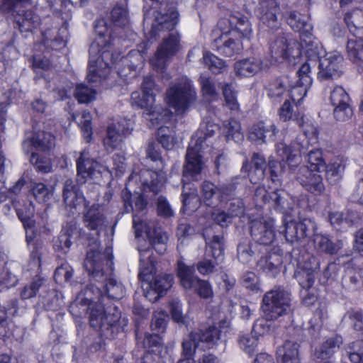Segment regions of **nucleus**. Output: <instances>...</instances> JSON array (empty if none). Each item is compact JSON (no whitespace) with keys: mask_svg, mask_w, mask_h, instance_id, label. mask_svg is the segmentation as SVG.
<instances>
[{"mask_svg":"<svg viewBox=\"0 0 363 363\" xmlns=\"http://www.w3.org/2000/svg\"><path fill=\"white\" fill-rule=\"evenodd\" d=\"M111 18L113 23L119 27H124L129 22L128 11L123 6H116L111 12Z\"/></svg>","mask_w":363,"mask_h":363,"instance_id":"obj_58","label":"nucleus"},{"mask_svg":"<svg viewBox=\"0 0 363 363\" xmlns=\"http://www.w3.org/2000/svg\"><path fill=\"white\" fill-rule=\"evenodd\" d=\"M63 199L66 205L71 208H76L83 202H84L85 207L88 206V203L85 201L78 186L74 185V182L70 179H68L65 182L63 187Z\"/></svg>","mask_w":363,"mask_h":363,"instance_id":"obj_30","label":"nucleus"},{"mask_svg":"<svg viewBox=\"0 0 363 363\" xmlns=\"http://www.w3.org/2000/svg\"><path fill=\"white\" fill-rule=\"evenodd\" d=\"M262 60L257 57H251L235 63L234 70L236 75L240 77H250L265 69Z\"/></svg>","mask_w":363,"mask_h":363,"instance_id":"obj_26","label":"nucleus"},{"mask_svg":"<svg viewBox=\"0 0 363 363\" xmlns=\"http://www.w3.org/2000/svg\"><path fill=\"white\" fill-rule=\"evenodd\" d=\"M140 253V272L139 279L148 284L155 277L156 268L155 266V257L153 256L152 249L150 247H139Z\"/></svg>","mask_w":363,"mask_h":363,"instance_id":"obj_22","label":"nucleus"},{"mask_svg":"<svg viewBox=\"0 0 363 363\" xmlns=\"http://www.w3.org/2000/svg\"><path fill=\"white\" fill-rule=\"evenodd\" d=\"M115 312L106 313L104 317L106 326L103 327L102 331L116 328V330H123L124 327L128 324V320L125 318H121L120 313L114 308Z\"/></svg>","mask_w":363,"mask_h":363,"instance_id":"obj_47","label":"nucleus"},{"mask_svg":"<svg viewBox=\"0 0 363 363\" xmlns=\"http://www.w3.org/2000/svg\"><path fill=\"white\" fill-rule=\"evenodd\" d=\"M149 9L144 8V21L152 26V33L157 35L161 31H170L160 45L155 56L150 60L152 67L162 72L169 59L174 55L180 48L179 33L173 30L178 23L179 13L174 6H167L164 0H151Z\"/></svg>","mask_w":363,"mask_h":363,"instance_id":"obj_1","label":"nucleus"},{"mask_svg":"<svg viewBox=\"0 0 363 363\" xmlns=\"http://www.w3.org/2000/svg\"><path fill=\"white\" fill-rule=\"evenodd\" d=\"M198 174L195 177H189L186 178L184 177V168L183 169V191H182V203L184 208L189 211H194L199 205V198L197 194L196 187L190 184V181L197 180Z\"/></svg>","mask_w":363,"mask_h":363,"instance_id":"obj_25","label":"nucleus"},{"mask_svg":"<svg viewBox=\"0 0 363 363\" xmlns=\"http://www.w3.org/2000/svg\"><path fill=\"white\" fill-rule=\"evenodd\" d=\"M169 310L172 320L179 324L187 323L188 318L182 310V303L179 300L174 299L169 303Z\"/></svg>","mask_w":363,"mask_h":363,"instance_id":"obj_60","label":"nucleus"},{"mask_svg":"<svg viewBox=\"0 0 363 363\" xmlns=\"http://www.w3.org/2000/svg\"><path fill=\"white\" fill-rule=\"evenodd\" d=\"M284 226L285 238L291 244L302 242L316 229L315 223L310 218H303L301 221L294 220L286 221Z\"/></svg>","mask_w":363,"mask_h":363,"instance_id":"obj_15","label":"nucleus"},{"mask_svg":"<svg viewBox=\"0 0 363 363\" xmlns=\"http://www.w3.org/2000/svg\"><path fill=\"white\" fill-rule=\"evenodd\" d=\"M133 225L136 237L140 236L145 232L150 243L155 247V250L160 254L164 252L168 235L160 228L147 225L135 213L133 216Z\"/></svg>","mask_w":363,"mask_h":363,"instance_id":"obj_12","label":"nucleus"},{"mask_svg":"<svg viewBox=\"0 0 363 363\" xmlns=\"http://www.w3.org/2000/svg\"><path fill=\"white\" fill-rule=\"evenodd\" d=\"M146 153L149 159L158 163V167L150 173L151 181L149 184L150 191L157 193L160 191L161 187L163 186L167 179L166 172L164 171V165L163 160L158 151V144L150 143Z\"/></svg>","mask_w":363,"mask_h":363,"instance_id":"obj_17","label":"nucleus"},{"mask_svg":"<svg viewBox=\"0 0 363 363\" xmlns=\"http://www.w3.org/2000/svg\"><path fill=\"white\" fill-rule=\"evenodd\" d=\"M319 171L310 170L308 166H301L296 173V179L302 186L314 195L322 194L325 188Z\"/></svg>","mask_w":363,"mask_h":363,"instance_id":"obj_19","label":"nucleus"},{"mask_svg":"<svg viewBox=\"0 0 363 363\" xmlns=\"http://www.w3.org/2000/svg\"><path fill=\"white\" fill-rule=\"evenodd\" d=\"M83 221L84 226L88 230L93 231V235L95 236V238H94L89 244L91 248L88 252H91L94 250L101 252L99 250L100 244L99 242V237L101 232L107 226V220L105 216L98 207L92 206L84 213Z\"/></svg>","mask_w":363,"mask_h":363,"instance_id":"obj_14","label":"nucleus"},{"mask_svg":"<svg viewBox=\"0 0 363 363\" xmlns=\"http://www.w3.org/2000/svg\"><path fill=\"white\" fill-rule=\"evenodd\" d=\"M132 130L130 121L126 119H122L108 125L106 135L103 140L105 149L107 151H113L118 148L123 139L131 133Z\"/></svg>","mask_w":363,"mask_h":363,"instance_id":"obj_16","label":"nucleus"},{"mask_svg":"<svg viewBox=\"0 0 363 363\" xmlns=\"http://www.w3.org/2000/svg\"><path fill=\"white\" fill-rule=\"evenodd\" d=\"M201 196L205 204L208 206H213L220 201L219 189L210 182H203L201 185Z\"/></svg>","mask_w":363,"mask_h":363,"instance_id":"obj_43","label":"nucleus"},{"mask_svg":"<svg viewBox=\"0 0 363 363\" xmlns=\"http://www.w3.org/2000/svg\"><path fill=\"white\" fill-rule=\"evenodd\" d=\"M31 4L32 0H1L0 10L13 16L21 32H31L41 22L40 16L33 11H24Z\"/></svg>","mask_w":363,"mask_h":363,"instance_id":"obj_7","label":"nucleus"},{"mask_svg":"<svg viewBox=\"0 0 363 363\" xmlns=\"http://www.w3.org/2000/svg\"><path fill=\"white\" fill-rule=\"evenodd\" d=\"M195 269L192 266H187L180 262H178V277L180 279L181 285L185 289H191L199 279L194 276Z\"/></svg>","mask_w":363,"mask_h":363,"instance_id":"obj_41","label":"nucleus"},{"mask_svg":"<svg viewBox=\"0 0 363 363\" xmlns=\"http://www.w3.org/2000/svg\"><path fill=\"white\" fill-rule=\"evenodd\" d=\"M173 275L170 274H164L155 276V277L149 283L150 288L162 295L166 293L172 285Z\"/></svg>","mask_w":363,"mask_h":363,"instance_id":"obj_45","label":"nucleus"},{"mask_svg":"<svg viewBox=\"0 0 363 363\" xmlns=\"http://www.w3.org/2000/svg\"><path fill=\"white\" fill-rule=\"evenodd\" d=\"M96 92L94 89L84 84H78L74 91V97L82 103H89L95 99Z\"/></svg>","mask_w":363,"mask_h":363,"instance_id":"obj_53","label":"nucleus"},{"mask_svg":"<svg viewBox=\"0 0 363 363\" xmlns=\"http://www.w3.org/2000/svg\"><path fill=\"white\" fill-rule=\"evenodd\" d=\"M98 37L89 48V61L86 79L89 82H97L106 78L110 64L113 62L112 54L114 38L105 18H99L94 23Z\"/></svg>","mask_w":363,"mask_h":363,"instance_id":"obj_2","label":"nucleus"},{"mask_svg":"<svg viewBox=\"0 0 363 363\" xmlns=\"http://www.w3.org/2000/svg\"><path fill=\"white\" fill-rule=\"evenodd\" d=\"M311 30H303L300 32V42L298 43L301 53L303 51L309 58H313L315 55H318L323 52L322 46H319L318 43L314 41Z\"/></svg>","mask_w":363,"mask_h":363,"instance_id":"obj_32","label":"nucleus"},{"mask_svg":"<svg viewBox=\"0 0 363 363\" xmlns=\"http://www.w3.org/2000/svg\"><path fill=\"white\" fill-rule=\"evenodd\" d=\"M143 116L150 123V126H163L172 118V113L167 108H164L161 106H154L153 105L149 107L143 112Z\"/></svg>","mask_w":363,"mask_h":363,"instance_id":"obj_31","label":"nucleus"},{"mask_svg":"<svg viewBox=\"0 0 363 363\" xmlns=\"http://www.w3.org/2000/svg\"><path fill=\"white\" fill-rule=\"evenodd\" d=\"M318 269L319 264L316 262L314 267L298 273L297 278L303 289H312L311 287L315 279V273Z\"/></svg>","mask_w":363,"mask_h":363,"instance_id":"obj_51","label":"nucleus"},{"mask_svg":"<svg viewBox=\"0 0 363 363\" xmlns=\"http://www.w3.org/2000/svg\"><path fill=\"white\" fill-rule=\"evenodd\" d=\"M26 153L31 152L32 148L39 151H47L55 146V137L48 132L35 133L30 140H26L22 144Z\"/></svg>","mask_w":363,"mask_h":363,"instance_id":"obj_23","label":"nucleus"},{"mask_svg":"<svg viewBox=\"0 0 363 363\" xmlns=\"http://www.w3.org/2000/svg\"><path fill=\"white\" fill-rule=\"evenodd\" d=\"M278 354L282 356L283 363H298V345L292 341H286L279 349Z\"/></svg>","mask_w":363,"mask_h":363,"instance_id":"obj_44","label":"nucleus"},{"mask_svg":"<svg viewBox=\"0 0 363 363\" xmlns=\"http://www.w3.org/2000/svg\"><path fill=\"white\" fill-rule=\"evenodd\" d=\"M343 283L351 289H355L363 285V269H347L343 278Z\"/></svg>","mask_w":363,"mask_h":363,"instance_id":"obj_48","label":"nucleus"},{"mask_svg":"<svg viewBox=\"0 0 363 363\" xmlns=\"http://www.w3.org/2000/svg\"><path fill=\"white\" fill-rule=\"evenodd\" d=\"M31 193L39 202H46L52 196L51 190L45 184L41 182L33 184Z\"/></svg>","mask_w":363,"mask_h":363,"instance_id":"obj_59","label":"nucleus"},{"mask_svg":"<svg viewBox=\"0 0 363 363\" xmlns=\"http://www.w3.org/2000/svg\"><path fill=\"white\" fill-rule=\"evenodd\" d=\"M108 169L89 156L86 150L80 153L77 160V181L79 184H85L89 179L99 178Z\"/></svg>","mask_w":363,"mask_h":363,"instance_id":"obj_13","label":"nucleus"},{"mask_svg":"<svg viewBox=\"0 0 363 363\" xmlns=\"http://www.w3.org/2000/svg\"><path fill=\"white\" fill-rule=\"evenodd\" d=\"M218 129V126L211 122L202 123L200 128L191 137L186 154L184 164V177H195L201 174L204 167L201 156L202 143L208 138L212 137Z\"/></svg>","mask_w":363,"mask_h":363,"instance_id":"obj_5","label":"nucleus"},{"mask_svg":"<svg viewBox=\"0 0 363 363\" xmlns=\"http://www.w3.org/2000/svg\"><path fill=\"white\" fill-rule=\"evenodd\" d=\"M251 163L254 169L250 171L248 162L243 163L242 169L249 172L250 180L253 184L259 183L264 177V173L267 168V162L263 155L259 153H254L251 159Z\"/></svg>","mask_w":363,"mask_h":363,"instance_id":"obj_28","label":"nucleus"},{"mask_svg":"<svg viewBox=\"0 0 363 363\" xmlns=\"http://www.w3.org/2000/svg\"><path fill=\"white\" fill-rule=\"evenodd\" d=\"M207 231L204 236L207 245V250H210L211 255L218 262L223 259L224 255V238L223 235H216L210 237Z\"/></svg>","mask_w":363,"mask_h":363,"instance_id":"obj_39","label":"nucleus"},{"mask_svg":"<svg viewBox=\"0 0 363 363\" xmlns=\"http://www.w3.org/2000/svg\"><path fill=\"white\" fill-rule=\"evenodd\" d=\"M226 138L228 140H233L237 143L242 141L243 134L240 131V125L239 122L234 119H230L225 125Z\"/></svg>","mask_w":363,"mask_h":363,"instance_id":"obj_61","label":"nucleus"},{"mask_svg":"<svg viewBox=\"0 0 363 363\" xmlns=\"http://www.w3.org/2000/svg\"><path fill=\"white\" fill-rule=\"evenodd\" d=\"M341 336L335 335L327 339L315 352L318 359H327L330 358L342 344Z\"/></svg>","mask_w":363,"mask_h":363,"instance_id":"obj_38","label":"nucleus"},{"mask_svg":"<svg viewBox=\"0 0 363 363\" xmlns=\"http://www.w3.org/2000/svg\"><path fill=\"white\" fill-rule=\"evenodd\" d=\"M222 90L228 107L231 110H238L239 108V104L237 100V91L235 90L233 84H225Z\"/></svg>","mask_w":363,"mask_h":363,"instance_id":"obj_56","label":"nucleus"},{"mask_svg":"<svg viewBox=\"0 0 363 363\" xmlns=\"http://www.w3.org/2000/svg\"><path fill=\"white\" fill-rule=\"evenodd\" d=\"M333 116L337 121L345 122L350 120L353 116L350 102L334 106Z\"/></svg>","mask_w":363,"mask_h":363,"instance_id":"obj_62","label":"nucleus"},{"mask_svg":"<svg viewBox=\"0 0 363 363\" xmlns=\"http://www.w3.org/2000/svg\"><path fill=\"white\" fill-rule=\"evenodd\" d=\"M269 52L276 62L301 56L298 42L285 34L277 36L270 43Z\"/></svg>","mask_w":363,"mask_h":363,"instance_id":"obj_11","label":"nucleus"},{"mask_svg":"<svg viewBox=\"0 0 363 363\" xmlns=\"http://www.w3.org/2000/svg\"><path fill=\"white\" fill-rule=\"evenodd\" d=\"M122 199L127 213L142 211L147 205V202L141 194L135 193L132 194L126 188L122 191Z\"/></svg>","mask_w":363,"mask_h":363,"instance_id":"obj_37","label":"nucleus"},{"mask_svg":"<svg viewBox=\"0 0 363 363\" xmlns=\"http://www.w3.org/2000/svg\"><path fill=\"white\" fill-rule=\"evenodd\" d=\"M287 23L291 28L296 32H299L305 29H312V26L308 22V18L306 16L295 11H291L289 13Z\"/></svg>","mask_w":363,"mask_h":363,"instance_id":"obj_46","label":"nucleus"},{"mask_svg":"<svg viewBox=\"0 0 363 363\" xmlns=\"http://www.w3.org/2000/svg\"><path fill=\"white\" fill-rule=\"evenodd\" d=\"M166 94L167 104L179 113L187 110L196 99V91L186 77H182L167 90Z\"/></svg>","mask_w":363,"mask_h":363,"instance_id":"obj_8","label":"nucleus"},{"mask_svg":"<svg viewBox=\"0 0 363 363\" xmlns=\"http://www.w3.org/2000/svg\"><path fill=\"white\" fill-rule=\"evenodd\" d=\"M215 46L220 55L233 57L239 54L243 49L242 41L234 36V33L224 31L214 40Z\"/></svg>","mask_w":363,"mask_h":363,"instance_id":"obj_20","label":"nucleus"},{"mask_svg":"<svg viewBox=\"0 0 363 363\" xmlns=\"http://www.w3.org/2000/svg\"><path fill=\"white\" fill-rule=\"evenodd\" d=\"M202 62L214 74L222 72L226 67L223 60L208 52L203 54Z\"/></svg>","mask_w":363,"mask_h":363,"instance_id":"obj_52","label":"nucleus"},{"mask_svg":"<svg viewBox=\"0 0 363 363\" xmlns=\"http://www.w3.org/2000/svg\"><path fill=\"white\" fill-rule=\"evenodd\" d=\"M194 340L200 342L202 349H211L220 340V334L216 326H209L197 332L192 333Z\"/></svg>","mask_w":363,"mask_h":363,"instance_id":"obj_29","label":"nucleus"},{"mask_svg":"<svg viewBox=\"0 0 363 363\" xmlns=\"http://www.w3.org/2000/svg\"><path fill=\"white\" fill-rule=\"evenodd\" d=\"M30 161L38 172L48 173L52 171V163L48 158L40 157L38 154L31 152Z\"/></svg>","mask_w":363,"mask_h":363,"instance_id":"obj_63","label":"nucleus"},{"mask_svg":"<svg viewBox=\"0 0 363 363\" xmlns=\"http://www.w3.org/2000/svg\"><path fill=\"white\" fill-rule=\"evenodd\" d=\"M313 57L319 60L317 77L320 81L333 80L342 75L343 57L339 52H327L324 55L320 53Z\"/></svg>","mask_w":363,"mask_h":363,"instance_id":"obj_9","label":"nucleus"},{"mask_svg":"<svg viewBox=\"0 0 363 363\" xmlns=\"http://www.w3.org/2000/svg\"><path fill=\"white\" fill-rule=\"evenodd\" d=\"M348 57L354 62L363 61V40L349 39L347 43Z\"/></svg>","mask_w":363,"mask_h":363,"instance_id":"obj_49","label":"nucleus"},{"mask_svg":"<svg viewBox=\"0 0 363 363\" xmlns=\"http://www.w3.org/2000/svg\"><path fill=\"white\" fill-rule=\"evenodd\" d=\"M250 235L252 239L260 245H271L275 239L274 220L269 218H261L252 220Z\"/></svg>","mask_w":363,"mask_h":363,"instance_id":"obj_18","label":"nucleus"},{"mask_svg":"<svg viewBox=\"0 0 363 363\" xmlns=\"http://www.w3.org/2000/svg\"><path fill=\"white\" fill-rule=\"evenodd\" d=\"M261 309L267 320H274L291 311V294L281 286H275L264 294Z\"/></svg>","mask_w":363,"mask_h":363,"instance_id":"obj_6","label":"nucleus"},{"mask_svg":"<svg viewBox=\"0 0 363 363\" xmlns=\"http://www.w3.org/2000/svg\"><path fill=\"white\" fill-rule=\"evenodd\" d=\"M345 167L341 162H335L325 166L326 179L332 184H336L342 179Z\"/></svg>","mask_w":363,"mask_h":363,"instance_id":"obj_50","label":"nucleus"},{"mask_svg":"<svg viewBox=\"0 0 363 363\" xmlns=\"http://www.w3.org/2000/svg\"><path fill=\"white\" fill-rule=\"evenodd\" d=\"M240 347L249 355H252L258 345L257 338L252 334H243L238 339Z\"/></svg>","mask_w":363,"mask_h":363,"instance_id":"obj_57","label":"nucleus"},{"mask_svg":"<svg viewBox=\"0 0 363 363\" xmlns=\"http://www.w3.org/2000/svg\"><path fill=\"white\" fill-rule=\"evenodd\" d=\"M89 292H91V289L86 288L85 294L87 295V296L85 298V301L87 302L89 308L90 309V325L95 329L102 330L103 327L106 326L104 321L106 311L101 303H96L94 305L91 303L92 298L88 296Z\"/></svg>","mask_w":363,"mask_h":363,"instance_id":"obj_33","label":"nucleus"},{"mask_svg":"<svg viewBox=\"0 0 363 363\" xmlns=\"http://www.w3.org/2000/svg\"><path fill=\"white\" fill-rule=\"evenodd\" d=\"M277 128L273 123L267 124L264 122H259L251 126L249 130L248 138L253 141L266 142L265 138L274 141Z\"/></svg>","mask_w":363,"mask_h":363,"instance_id":"obj_27","label":"nucleus"},{"mask_svg":"<svg viewBox=\"0 0 363 363\" xmlns=\"http://www.w3.org/2000/svg\"><path fill=\"white\" fill-rule=\"evenodd\" d=\"M279 11V6L275 0H266L259 4L258 16L264 26L274 30L280 27V22L277 17Z\"/></svg>","mask_w":363,"mask_h":363,"instance_id":"obj_21","label":"nucleus"},{"mask_svg":"<svg viewBox=\"0 0 363 363\" xmlns=\"http://www.w3.org/2000/svg\"><path fill=\"white\" fill-rule=\"evenodd\" d=\"M112 255L109 250L104 252L92 250L87 252L84 267L91 277L99 282H106L104 288L108 298L118 300L123 297V286L113 278L108 277L112 271Z\"/></svg>","mask_w":363,"mask_h":363,"instance_id":"obj_4","label":"nucleus"},{"mask_svg":"<svg viewBox=\"0 0 363 363\" xmlns=\"http://www.w3.org/2000/svg\"><path fill=\"white\" fill-rule=\"evenodd\" d=\"M330 102L333 106L338 105H344L346 103L350 102V98L346 91L341 86H336L331 91Z\"/></svg>","mask_w":363,"mask_h":363,"instance_id":"obj_64","label":"nucleus"},{"mask_svg":"<svg viewBox=\"0 0 363 363\" xmlns=\"http://www.w3.org/2000/svg\"><path fill=\"white\" fill-rule=\"evenodd\" d=\"M313 243L318 252L327 255H335L342 248L341 241L333 242L328 236L323 234H315Z\"/></svg>","mask_w":363,"mask_h":363,"instance_id":"obj_34","label":"nucleus"},{"mask_svg":"<svg viewBox=\"0 0 363 363\" xmlns=\"http://www.w3.org/2000/svg\"><path fill=\"white\" fill-rule=\"evenodd\" d=\"M345 21L350 31L354 35L363 34V11L359 9L353 10L347 13L345 16Z\"/></svg>","mask_w":363,"mask_h":363,"instance_id":"obj_42","label":"nucleus"},{"mask_svg":"<svg viewBox=\"0 0 363 363\" xmlns=\"http://www.w3.org/2000/svg\"><path fill=\"white\" fill-rule=\"evenodd\" d=\"M311 70L310 62H306L301 65L293 77H291V82L287 85V96H289L294 102L301 101L311 87L313 82Z\"/></svg>","mask_w":363,"mask_h":363,"instance_id":"obj_10","label":"nucleus"},{"mask_svg":"<svg viewBox=\"0 0 363 363\" xmlns=\"http://www.w3.org/2000/svg\"><path fill=\"white\" fill-rule=\"evenodd\" d=\"M281 264V257L276 254H271L258 262V265L261 269L273 277L280 272Z\"/></svg>","mask_w":363,"mask_h":363,"instance_id":"obj_40","label":"nucleus"},{"mask_svg":"<svg viewBox=\"0 0 363 363\" xmlns=\"http://www.w3.org/2000/svg\"><path fill=\"white\" fill-rule=\"evenodd\" d=\"M68 32L65 27L60 28L57 31L50 30L43 33L44 44L51 47L52 50H60L65 47Z\"/></svg>","mask_w":363,"mask_h":363,"instance_id":"obj_36","label":"nucleus"},{"mask_svg":"<svg viewBox=\"0 0 363 363\" xmlns=\"http://www.w3.org/2000/svg\"><path fill=\"white\" fill-rule=\"evenodd\" d=\"M297 124L302 128L305 140L300 137L293 142L290 146L284 143L277 145V153L282 160L288 162L289 166H295L300 162V157L305 156V160L310 164V170L320 171L325 169V162L323 158L322 152L318 149L308 150V140H317V130L315 127L309 124H304L303 118H296Z\"/></svg>","mask_w":363,"mask_h":363,"instance_id":"obj_3","label":"nucleus"},{"mask_svg":"<svg viewBox=\"0 0 363 363\" xmlns=\"http://www.w3.org/2000/svg\"><path fill=\"white\" fill-rule=\"evenodd\" d=\"M255 255L252 249V245L247 240H244L239 242L237 247L238 259L243 264L249 263Z\"/></svg>","mask_w":363,"mask_h":363,"instance_id":"obj_55","label":"nucleus"},{"mask_svg":"<svg viewBox=\"0 0 363 363\" xmlns=\"http://www.w3.org/2000/svg\"><path fill=\"white\" fill-rule=\"evenodd\" d=\"M230 28L228 33H234V36L241 40H249L252 37V27L248 19L239 13L231 14L228 20Z\"/></svg>","mask_w":363,"mask_h":363,"instance_id":"obj_24","label":"nucleus"},{"mask_svg":"<svg viewBox=\"0 0 363 363\" xmlns=\"http://www.w3.org/2000/svg\"><path fill=\"white\" fill-rule=\"evenodd\" d=\"M203 95L206 98L214 99L218 95L216 82L211 77L201 74L199 77Z\"/></svg>","mask_w":363,"mask_h":363,"instance_id":"obj_54","label":"nucleus"},{"mask_svg":"<svg viewBox=\"0 0 363 363\" xmlns=\"http://www.w3.org/2000/svg\"><path fill=\"white\" fill-rule=\"evenodd\" d=\"M291 82V76H283L271 83L268 87V96L273 102H280L287 96V85Z\"/></svg>","mask_w":363,"mask_h":363,"instance_id":"obj_35","label":"nucleus"}]
</instances>
